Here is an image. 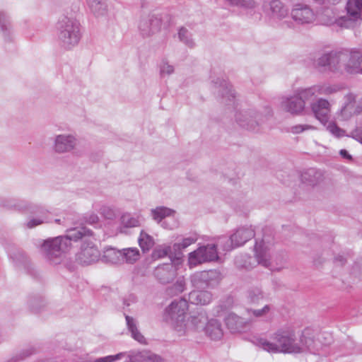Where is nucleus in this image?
Listing matches in <instances>:
<instances>
[{"label": "nucleus", "mask_w": 362, "mask_h": 362, "mask_svg": "<svg viewBox=\"0 0 362 362\" xmlns=\"http://www.w3.org/2000/svg\"><path fill=\"white\" fill-rule=\"evenodd\" d=\"M131 362H164L163 359L158 355L151 351H142L135 356L130 357Z\"/></svg>", "instance_id": "nucleus-34"}, {"label": "nucleus", "mask_w": 362, "mask_h": 362, "mask_svg": "<svg viewBox=\"0 0 362 362\" xmlns=\"http://www.w3.org/2000/svg\"><path fill=\"white\" fill-rule=\"evenodd\" d=\"M92 235V230L86 227H76L68 229L64 235L48 238L40 245V251L52 264H60L64 254L72 247L71 242H77Z\"/></svg>", "instance_id": "nucleus-2"}, {"label": "nucleus", "mask_w": 362, "mask_h": 362, "mask_svg": "<svg viewBox=\"0 0 362 362\" xmlns=\"http://www.w3.org/2000/svg\"><path fill=\"white\" fill-rule=\"evenodd\" d=\"M198 240V235L192 233L189 235L183 238L181 241L175 243L173 245L174 250V258L179 260L182 257V250L188 247L189 245L195 243Z\"/></svg>", "instance_id": "nucleus-24"}, {"label": "nucleus", "mask_w": 362, "mask_h": 362, "mask_svg": "<svg viewBox=\"0 0 362 362\" xmlns=\"http://www.w3.org/2000/svg\"><path fill=\"white\" fill-rule=\"evenodd\" d=\"M269 14L272 18L281 21L288 16V8L279 0H273L269 3Z\"/></svg>", "instance_id": "nucleus-26"}, {"label": "nucleus", "mask_w": 362, "mask_h": 362, "mask_svg": "<svg viewBox=\"0 0 362 362\" xmlns=\"http://www.w3.org/2000/svg\"><path fill=\"white\" fill-rule=\"evenodd\" d=\"M292 19L298 24H310L315 21L316 15L313 10L304 4H295L291 11Z\"/></svg>", "instance_id": "nucleus-16"}, {"label": "nucleus", "mask_w": 362, "mask_h": 362, "mask_svg": "<svg viewBox=\"0 0 362 362\" xmlns=\"http://www.w3.org/2000/svg\"><path fill=\"white\" fill-rule=\"evenodd\" d=\"M120 226L119 231L124 233V229L139 226L140 221L139 217H135L129 213H125L120 217Z\"/></svg>", "instance_id": "nucleus-33"}, {"label": "nucleus", "mask_w": 362, "mask_h": 362, "mask_svg": "<svg viewBox=\"0 0 362 362\" xmlns=\"http://www.w3.org/2000/svg\"><path fill=\"white\" fill-rule=\"evenodd\" d=\"M209 320L205 313H199L197 315L190 317L186 323L188 326L187 332L190 330L204 332Z\"/></svg>", "instance_id": "nucleus-23"}, {"label": "nucleus", "mask_w": 362, "mask_h": 362, "mask_svg": "<svg viewBox=\"0 0 362 362\" xmlns=\"http://www.w3.org/2000/svg\"><path fill=\"white\" fill-rule=\"evenodd\" d=\"M218 259L216 245L209 244L198 247L190 252L188 256V264L190 268L204 262H211Z\"/></svg>", "instance_id": "nucleus-9"}, {"label": "nucleus", "mask_w": 362, "mask_h": 362, "mask_svg": "<svg viewBox=\"0 0 362 362\" xmlns=\"http://www.w3.org/2000/svg\"><path fill=\"white\" fill-rule=\"evenodd\" d=\"M310 103V110L314 117L323 125L329 120L332 105L327 99L317 97Z\"/></svg>", "instance_id": "nucleus-14"}, {"label": "nucleus", "mask_w": 362, "mask_h": 362, "mask_svg": "<svg viewBox=\"0 0 362 362\" xmlns=\"http://www.w3.org/2000/svg\"><path fill=\"white\" fill-rule=\"evenodd\" d=\"M153 256L158 258H162L168 256L170 259L174 257V250L173 246L160 245L153 252Z\"/></svg>", "instance_id": "nucleus-38"}, {"label": "nucleus", "mask_w": 362, "mask_h": 362, "mask_svg": "<svg viewBox=\"0 0 362 362\" xmlns=\"http://www.w3.org/2000/svg\"><path fill=\"white\" fill-rule=\"evenodd\" d=\"M36 353V349L31 346L22 351L20 354V359L23 360Z\"/></svg>", "instance_id": "nucleus-51"}, {"label": "nucleus", "mask_w": 362, "mask_h": 362, "mask_svg": "<svg viewBox=\"0 0 362 362\" xmlns=\"http://www.w3.org/2000/svg\"><path fill=\"white\" fill-rule=\"evenodd\" d=\"M101 215L106 219L112 220L116 217V214L112 208L104 206L100 209Z\"/></svg>", "instance_id": "nucleus-47"}, {"label": "nucleus", "mask_w": 362, "mask_h": 362, "mask_svg": "<svg viewBox=\"0 0 362 362\" xmlns=\"http://www.w3.org/2000/svg\"><path fill=\"white\" fill-rule=\"evenodd\" d=\"M93 239H94L93 231L90 236L79 239L82 240L83 243L80 251L76 255V261L82 265H89L100 259V252Z\"/></svg>", "instance_id": "nucleus-7"}, {"label": "nucleus", "mask_w": 362, "mask_h": 362, "mask_svg": "<svg viewBox=\"0 0 362 362\" xmlns=\"http://www.w3.org/2000/svg\"><path fill=\"white\" fill-rule=\"evenodd\" d=\"M122 252L115 248H107L102 255V261L108 264H119L122 262Z\"/></svg>", "instance_id": "nucleus-29"}, {"label": "nucleus", "mask_w": 362, "mask_h": 362, "mask_svg": "<svg viewBox=\"0 0 362 362\" xmlns=\"http://www.w3.org/2000/svg\"><path fill=\"white\" fill-rule=\"evenodd\" d=\"M339 153L344 158H346V159H349V160H351L352 159L351 156L349 154V153L347 152L346 150L341 149Z\"/></svg>", "instance_id": "nucleus-55"}, {"label": "nucleus", "mask_w": 362, "mask_h": 362, "mask_svg": "<svg viewBox=\"0 0 362 362\" xmlns=\"http://www.w3.org/2000/svg\"><path fill=\"white\" fill-rule=\"evenodd\" d=\"M0 30L4 37L10 40L12 33V24L8 13L5 11H0Z\"/></svg>", "instance_id": "nucleus-32"}, {"label": "nucleus", "mask_w": 362, "mask_h": 362, "mask_svg": "<svg viewBox=\"0 0 362 362\" xmlns=\"http://www.w3.org/2000/svg\"><path fill=\"white\" fill-rule=\"evenodd\" d=\"M30 306L33 308V309H34V310H37V308H35L34 307V303H33L31 300L30 301Z\"/></svg>", "instance_id": "nucleus-59"}, {"label": "nucleus", "mask_w": 362, "mask_h": 362, "mask_svg": "<svg viewBox=\"0 0 362 362\" xmlns=\"http://www.w3.org/2000/svg\"><path fill=\"white\" fill-rule=\"evenodd\" d=\"M361 142L362 143V139H361Z\"/></svg>", "instance_id": "nucleus-62"}, {"label": "nucleus", "mask_w": 362, "mask_h": 362, "mask_svg": "<svg viewBox=\"0 0 362 362\" xmlns=\"http://www.w3.org/2000/svg\"><path fill=\"white\" fill-rule=\"evenodd\" d=\"M139 243L144 252L148 251L154 245L153 238L144 231H141L139 238Z\"/></svg>", "instance_id": "nucleus-37"}, {"label": "nucleus", "mask_w": 362, "mask_h": 362, "mask_svg": "<svg viewBox=\"0 0 362 362\" xmlns=\"http://www.w3.org/2000/svg\"><path fill=\"white\" fill-rule=\"evenodd\" d=\"M154 275L160 284H169L177 276V267L173 263L159 265L155 269Z\"/></svg>", "instance_id": "nucleus-19"}, {"label": "nucleus", "mask_w": 362, "mask_h": 362, "mask_svg": "<svg viewBox=\"0 0 362 362\" xmlns=\"http://www.w3.org/2000/svg\"><path fill=\"white\" fill-rule=\"evenodd\" d=\"M235 119L240 126L250 131L258 130L259 126L264 121L262 114L253 108L238 112L235 115Z\"/></svg>", "instance_id": "nucleus-12"}, {"label": "nucleus", "mask_w": 362, "mask_h": 362, "mask_svg": "<svg viewBox=\"0 0 362 362\" xmlns=\"http://www.w3.org/2000/svg\"><path fill=\"white\" fill-rule=\"evenodd\" d=\"M334 262L338 266H343L346 262V259L344 255H339L334 257Z\"/></svg>", "instance_id": "nucleus-54"}, {"label": "nucleus", "mask_w": 362, "mask_h": 362, "mask_svg": "<svg viewBox=\"0 0 362 362\" xmlns=\"http://www.w3.org/2000/svg\"><path fill=\"white\" fill-rule=\"evenodd\" d=\"M346 56L347 59L344 64L345 70L349 74L358 73L361 70L362 52L356 50L350 52H346Z\"/></svg>", "instance_id": "nucleus-21"}, {"label": "nucleus", "mask_w": 362, "mask_h": 362, "mask_svg": "<svg viewBox=\"0 0 362 362\" xmlns=\"http://www.w3.org/2000/svg\"><path fill=\"white\" fill-rule=\"evenodd\" d=\"M329 70L337 71L341 66H344L347 57L346 52H329Z\"/></svg>", "instance_id": "nucleus-31"}, {"label": "nucleus", "mask_w": 362, "mask_h": 362, "mask_svg": "<svg viewBox=\"0 0 362 362\" xmlns=\"http://www.w3.org/2000/svg\"><path fill=\"white\" fill-rule=\"evenodd\" d=\"M45 221V218L42 216L38 218H33L27 222L26 226L28 228H33L43 223Z\"/></svg>", "instance_id": "nucleus-49"}, {"label": "nucleus", "mask_w": 362, "mask_h": 362, "mask_svg": "<svg viewBox=\"0 0 362 362\" xmlns=\"http://www.w3.org/2000/svg\"><path fill=\"white\" fill-rule=\"evenodd\" d=\"M127 325L132 337L140 343L145 342V338L137 329V323L134 318L129 315H125Z\"/></svg>", "instance_id": "nucleus-35"}, {"label": "nucleus", "mask_w": 362, "mask_h": 362, "mask_svg": "<svg viewBox=\"0 0 362 362\" xmlns=\"http://www.w3.org/2000/svg\"><path fill=\"white\" fill-rule=\"evenodd\" d=\"M221 280V274L216 269L202 271L191 276V282L196 288H214Z\"/></svg>", "instance_id": "nucleus-11"}, {"label": "nucleus", "mask_w": 362, "mask_h": 362, "mask_svg": "<svg viewBox=\"0 0 362 362\" xmlns=\"http://www.w3.org/2000/svg\"><path fill=\"white\" fill-rule=\"evenodd\" d=\"M76 144L77 139L73 134H59L54 138L53 148L57 153H65L74 150Z\"/></svg>", "instance_id": "nucleus-17"}, {"label": "nucleus", "mask_w": 362, "mask_h": 362, "mask_svg": "<svg viewBox=\"0 0 362 362\" xmlns=\"http://www.w3.org/2000/svg\"><path fill=\"white\" fill-rule=\"evenodd\" d=\"M272 341L267 339H257V345L268 352L296 354L300 350L297 345L295 329L284 327L277 329L272 336Z\"/></svg>", "instance_id": "nucleus-3"}, {"label": "nucleus", "mask_w": 362, "mask_h": 362, "mask_svg": "<svg viewBox=\"0 0 362 362\" xmlns=\"http://www.w3.org/2000/svg\"><path fill=\"white\" fill-rule=\"evenodd\" d=\"M228 4L232 6H239L240 0H226Z\"/></svg>", "instance_id": "nucleus-58"}, {"label": "nucleus", "mask_w": 362, "mask_h": 362, "mask_svg": "<svg viewBox=\"0 0 362 362\" xmlns=\"http://www.w3.org/2000/svg\"><path fill=\"white\" fill-rule=\"evenodd\" d=\"M338 90L336 86L319 83L308 88H300L292 94L282 96L280 108L293 116L302 115L306 109V103L319 95H329Z\"/></svg>", "instance_id": "nucleus-1"}, {"label": "nucleus", "mask_w": 362, "mask_h": 362, "mask_svg": "<svg viewBox=\"0 0 362 362\" xmlns=\"http://www.w3.org/2000/svg\"><path fill=\"white\" fill-rule=\"evenodd\" d=\"M325 126L327 130L335 137L340 138L345 136V131L338 127L334 122H328Z\"/></svg>", "instance_id": "nucleus-43"}, {"label": "nucleus", "mask_w": 362, "mask_h": 362, "mask_svg": "<svg viewBox=\"0 0 362 362\" xmlns=\"http://www.w3.org/2000/svg\"><path fill=\"white\" fill-rule=\"evenodd\" d=\"M271 310V306L269 305H264L262 309L251 310L249 313H251L255 317H262L266 316Z\"/></svg>", "instance_id": "nucleus-46"}, {"label": "nucleus", "mask_w": 362, "mask_h": 362, "mask_svg": "<svg viewBox=\"0 0 362 362\" xmlns=\"http://www.w3.org/2000/svg\"><path fill=\"white\" fill-rule=\"evenodd\" d=\"M178 37L180 40L185 43L189 47H194V42L191 37V34L186 28H182L180 29L178 32Z\"/></svg>", "instance_id": "nucleus-41"}, {"label": "nucleus", "mask_w": 362, "mask_h": 362, "mask_svg": "<svg viewBox=\"0 0 362 362\" xmlns=\"http://www.w3.org/2000/svg\"><path fill=\"white\" fill-rule=\"evenodd\" d=\"M255 257L258 264H260L270 270H279L280 267L285 262V259L281 255H272L271 248L264 239L261 241H256L255 245Z\"/></svg>", "instance_id": "nucleus-6"}, {"label": "nucleus", "mask_w": 362, "mask_h": 362, "mask_svg": "<svg viewBox=\"0 0 362 362\" xmlns=\"http://www.w3.org/2000/svg\"><path fill=\"white\" fill-rule=\"evenodd\" d=\"M10 257L17 267H25L28 263L27 257L21 252L17 251L12 255L11 254Z\"/></svg>", "instance_id": "nucleus-42"}, {"label": "nucleus", "mask_w": 362, "mask_h": 362, "mask_svg": "<svg viewBox=\"0 0 362 362\" xmlns=\"http://www.w3.org/2000/svg\"><path fill=\"white\" fill-rule=\"evenodd\" d=\"M176 211L174 209L168 208L166 206H157L151 210V214L153 219L158 223H161V226L165 229L173 230L178 227V223L174 221L173 225H168L166 221L163 220L167 217L174 216Z\"/></svg>", "instance_id": "nucleus-18"}, {"label": "nucleus", "mask_w": 362, "mask_h": 362, "mask_svg": "<svg viewBox=\"0 0 362 362\" xmlns=\"http://www.w3.org/2000/svg\"><path fill=\"white\" fill-rule=\"evenodd\" d=\"M347 16H343L336 20L335 23L341 28H349L353 25V21L362 18V0H349L346 4Z\"/></svg>", "instance_id": "nucleus-13"}, {"label": "nucleus", "mask_w": 362, "mask_h": 362, "mask_svg": "<svg viewBox=\"0 0 362 362\" xmlns=\"http://www.w3.org/2000/svg\"><path fill=\"white\" fill-rule=\"evenodd\" d=\"M316 128L310 124H298L295 125H292L288 127L286 129V132L288 133H291L293 134H299L303 133L304 132L315 130Z\"/></svg>", "instance_id": "nucleus-39"}, {"label": "nucleus", "mask_w": 362, "mask_h": 362, "mask_svg": "<svg viewBox=\"0 0 362 362\" xmlns=\"http://www.w3.org/2000/svg\"><path fill=\"white\" fill-rule=\"evenodd\" d=\"M255 230L251 227H241L230 235L229 239L222 238L219 239V245L223 244L225 250H230L235 247L244 245L249 240L255 237Z\"/></svg>", "instance_id": "nucleus-10"}, {"label": "nucleus", "mask_w": 362, "mask_h": 362, "mask_svg": "<svg viewBox=\"0 0 362 362\" xmlns=\"http://www.w3.org/2000/svg\"><path fill=\"white\" fill-rule=\"evenodd\" d=\"M98 221V217L97 215H95V214L90 216L89 219H88V222H90V223H97Z\"/></svg>", "instance_id": "nucleus-57"}, {"label": "nucleus", "mask_w": 362, "mask_h": 362, "mask_svg": "<svg viewBox=\"0 0 362 362\" xmlns=\"http://www.w3.org/2000/svg\"><path fill=\"white\" fill-rule=\"evenodd\" d=\"M205 334L212 340H219L223 336L221 322L217 319H211L204 331Z\"/></svg>", "instance_id": "nucleus-25"}, {"label": "nucleus", "mask_w": 362, "mask_h": 362, "mask_svg": "<svg viewBox=\"0 0 362 362\" xmlns=\"http://www.w3.org/2000/svg\"><path fill=\"white\" fill-rule=\"evenodd\" d=\"M329 53L322 54L317 59V65L322 67H327L329 69Z\"/></svg>", "instance_id": "nucleus-48"}, {"label": "nucleus", "mask_w": 362, "mask_h": 362, "mask_svg": "<svg viewBox=\"0 0 362 362\" xmlns=\"http://www.w3.org/2000/svg\"><path fill=\"white\" fill-rule=\"evenodd\" d=\"M315 1H317V2H322L324 0H315Z\"/></svg>", "instance_id": "nucleus-61"}, {"label": "nucleus", "mask_w": 362, "mask_h": 362, "mask_svg": "<svg viewBox=\"0 0 362 362\" xmlns=\"http://www.w3.org/2000/svg\"><path fill=\"white\" fill-rule=\"evenodd\" d=\"M56 28L58 40L64 48L71 49L78 44L82 36L81 26L75 17L62 16Z\"/></svg>", "instance_id": "nucleus-4"}, {"label": "nucleus", "mask_w": 362, "mask_h": 362, "mask_svg": "<svg viewBox=\"0 0 362 362\" xmlns=\"http://www.w3.org/2000/svg\"><path fill=\"white\" fill-rule=\"evenodd\" d=\"M87 4L90 12L96 18L105 16L107 13L105 0H88Z\"/></svg>", "instance_id": "nucleus-28"}, {"label": "nucleus", "mask_w": 362, "mask_h": 362, "mask_svg": "<svg viewBox=\"0 0 362 362\" xmlns=\"http://www.w3.org/2000/svg\"><path fill=\"white\" fill-rule=\"evenodd\" d=\"M162 25L161 19L153 13H144L138 21V30L143 38H148L157 34Z\"/></svg>", "instance_id": "nucleus-8"}, {"label": "nucleus", "mask_w": 362, "mask_h": 362, "mask_svg": "<svg viewBox=\"0 0 362 362\" xmlns=\"http://www.w3.org/2000/svg\"><path fill=\"white\" fill-rule=\"evenodd\" d=\"M122 262H126L129 264L134 263L139 258V251L136 248H127L122 251Z\"/></svg>", "instance_id": "nucleus-36"}, {"label": "nucleus", "mask_w": 362, "mask_h": 362, "mask_svg": "<svg viewBox=\"0 0 362 362\" xmlns=\"http://www.w3.org/2000/svg\"><path fill=\"white\" fill-rule=\"evenodd\" d=\"M212 83L216 88L218 89V94L226 100V103L230 105L235 98V93L232 88V86L223 78L217 77L212 79Z\"/></svg>", "instance_id": "nucleus-20"}, {"label": "nucleus", "mask_w": 362, "mask_h": 362, "mask_svg": "<svg viewBox=\"0 0 362 362\" xmlns=\"http://www.w3.org/2000/svg\"><path fill=\"white\" fill-rule=\"evenodd\" d=\"M263 293L259 288H252L248 292V298L251 303H257L260 300L263 299Z\"/></svg>", "instance_id": "nucleus-44"}, {"label": "nucleus", "mask_w": 362, "mask_h": 362, "mask_svg": "<svg viewBox=\"0 0 362 362\" xmlns=\"http://www.w3.org/2000/svg\"><path fill=\"white\" fill-rule=\"evenodd\" d=\"M322 174L320 171L310 168L302 173L301 181L308 185L314 186L322 180Z\"/></svg>", "instance_id": "nucleus-30"}, {"label": "nucleus", "mask_w": 362, "mask_h": 362, "mask_svg": "<svg viewBox=\"0 0 362 362\" xmlns=\"http://www.w3.org/2000/svg\"><path fill=\"white\" fill-rule=\"evenodd\" d=\"M297 345L300 348V350L296 352V354L305 351L316 354L322 347L321 342L319 339H315L313 332L310 329L303 331L299 340L297 339Z\"/></svg>", "instance_id": "nucleus-15"}, {"label": "nucleus", "mask_w": 362, "mask_h": 362, "mask_svg": "<svg viewBox=\"0 0 362 362\" xmlns=\"http://www.w3.org/2000/svg\"><path fill=\"white\" fill-rule=\"evenodd\" d=\"M188 310V303L180 298L173 301L165 310L164 320L171 325L179 336L187 333L188 326L185 317Z\"/></svg>", "instance_id": "nucleus-5"}, {"label": "nucleus", "mask_w": 362, "mask_h": 362, "mask_svg": "<svg viewBox=\"0 0 362 362\" xmlns=\"http://www.w3.org/2000/svg\"><path fill=\"white\" fill-rule=\"evenodd\" d=\"M233 305V299L231 297H227L225 300L221 301L220 307L222 310L231 308Z\"/></svg>", "instance_id": "nucleus-50"}, {"label": "nucleus", "mask_w": 362, "mask_h": 362, "mask_svg": "<svg viewBox=\"0 0 362 362\" xmlns=\"http://www.w3.org/2000/svg\"><path fill=\"white\" fill-rule=\"evenodd\" d=\"M19 210H28L30 212H36L39 208L35 206H32L30 204H19L16 206Z\"/></svg>", "instance_id": "nucleus-53"}, {"label": "nucleus", "mask_w": 362, "mask_h": 362, "mask_svg": "<svg viewBox=\"0 0 362 362\" xmlns=\"http://www.w3.org/2000/svg\"><path fill=\"white\" fill-rule=\"evenodd\" d=\"M185 288V282L183 279L179 278L177 281L170 287L168 288L167 292L169 295H177L182 293Z\"/></svg>", "instance_id": "nucleus-40"}, {"label": "nucleus", "mask_w": 362, "mask_h": 362, "mask_svg": "<svg viewBox=\"0 0 362 362\" xmlns=\"http://www.w3.org/2000/svg\"><path fill=\"white\" fill-rule=\"evenodd\" d=\"M56 223H61V220L60 219H55L54 221Z\"/></svg>", "instance_id": "nucleus-60"}, {"label": "nucleus", "mask_w": 362, "mask_h": 362, "mask_svg": "<svg viewBox=\"0 0 362 362\" xmlns=\"http://www.w3.org/2000/svg\"><path fill=\"white\" fill-rule=\"evenodd\" d=\"M174 66L168 63V61L163 60L160 66V74L161 76L165 75L170 76L174 73Z\"/></svg>", "instance_id": "nucleus-45"}, {"label": "nucleus", "mask_w": 362, "mask_h": 362, "mask_svg": "<svg viewBox=\"0 0 362 362\" xmlns=\"http://www.w3.org/2000/svg\"><path fill=\"white\" fill-rule=\"evenodd\" d=\"M227 328L230 332H240L245 330L249 322L233 313L227 315L224 319Z\"/></svg>", "instance_id": "nucleus-22"}, {"label": "nucleus", "mask_w": 362, "mask_h": 362, "mask_svg": "<svg viewBox=\"0 0 362 362\" xmlns=\"http://www.w3.org/2000/svg\"><path fill=\"white\" fill-rule=\"evenodd\" d=\"M242 257H235V263L236 264L237 267H247V265L245 264H242L240 262V259Z\"/></svg>", "instance_id": "nucleus-56"}, {"label": "nucleus", "mask_w": 362, "mask_h": 362, "mask_svg": "<svg viewBox=\"0 0 362 362\" xmlns=\"http://www.w3.org/2000/svg\"><path fill=\"white\" fill-rule=\"evenodd\" d=\"M257 6V3L255 0H240V3L238 6H242L246 8H254Z\"/></svg>", "instance_id": "nucleus-52"}, {"label": "nucleus", "mask_w": 362, "mask_h": 362, "mask_svg": "<svg viewBox=\"0 0 362 362\" xmlns=\"http://www.w3.org/2000/svg\"><path fill=\"white\" fill-rule=\"evenodd\" d=\"M212 300V294L207 291H192L189 294V300L197 305H207Z\"/></svg>", "instance_id": "nucleus-27"}]
</instances>
